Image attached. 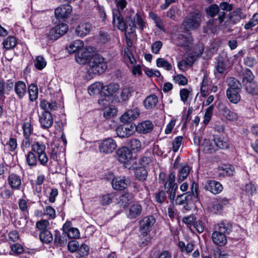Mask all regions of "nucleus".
I'll return each mask as SVG.
<instances>
[{"label": "nucleus", "instance_id": "nucleus-1", "mask_svg": "<svg viewBox=\"0 0 258 258\" xmlns=\"http://www.w3.org/2000/svg\"><path fill=\"white\" fill-rule=\"evenodd\" d=\"M231 229L232 224L228 221H223L218 223L212 235L213 243L219 246H224L227 242V235Z\"/></svg>", "mask_w": 258, "mask_h": 258}, {"label": "nucleus", "instance_id": "nucleus-2", "mask_svg": "<svg viewBox=\"0 0 258 258\" xmlns=\"http://www.w3.org/2000/svg\"><path fill=\"white\" fill-rule=\"evenodd\" d=\"M88 71L94 75H99L104 73L107 68L105 59L97 53H93L92 58L89 61Z\"/></svg>", "mask_w": 258, "mask_h": 258}, {"label": "nucleus", "instance_id": "nucleus-3", "mask_svg": "<svg viewBox=\"0 0 258 258\" xmlns=\"http://www.w3.org/2000/svg\"><path fill=\"white\" fill-rule=\"evenodd\" d=\"M202 14L195 11L187 16L182 23V26L186 31H191L199 27L202 22Z\"/></svg>", "mask_w": 258, "mask_h": 258}, {"label": "nucleus", "instance_id": "nucleus-4", "mask_svg": "<svg viewBox=\"0 0 258 258\" xmlns=\"http://www.w3.org/2000/svg\"><path fill=\"white\" fill-rule=\"evenodd\" d=\"M154 128V124L149 120L142 121L136 125L130 124V134L137 132L139 134H146L151 132Z\"/></svg>", "mask_w": 258, "mask_h": 258}, {"label": "nucleus", "instance_id": "nucleus-5", "mask_svg": "<svg viewBox=\"0 0 258 258\" xmlns=\"http://www.w3.org/2000/svg\"><path fill=\"white\" fill-rule=\"evenodd\" d=\"M140 163V160H137V159H133L130 157V164H132V167L135 170L136 177L139 180L143 181L146 179L148 172L144 167H136V165Z\"/></svg>", "mask_w": 258, "mask_h": 258}, {"label": "nucleus", "instance_id": "nucleus-6", "mask_svg": "<svg viewBox=\"0 0 258 258\" xmlns=\"http://www.w3.org/2000/svg\"><path fill=\"white\" fill-rule=\"evenodd\" d=\"M112 14L113 22L115 23L116 21L118 29H120L121 31L124 32V36L126 39V44L127 45H128L129 39L128 38L127 34L126 33L127 25L126 22L123 21L122 18L121 17L120 13L118 10H113Z\"/></svg>", "mask_w": 258, "mask_h": 258}, {"label": "nucleus", "instance_id": "nucleus-7", "mask_svg": "<svg viewBox=\"0 0 258 258\" xmlns=\"http://www.w3.org/2000/svg\"><path fill=\"white\" fill-rule=\"evenodd\" d=\"M99 148L101 152L110 154L116 149L117 144L114 140L109 138L102 140L99 143Z\"/></svg>", "mask_w": 258, "mask_h": 258}, {"label": "nucleus", "instance_id": "nucleus-8", "mask_svg": "<svg viewBox=\"0 0 258 258\" xmlns=\"http://www.w3.org/2000/svg\"><path fill=\"white\" fill-rule=\"evenodd\" d=\"M116 157L121 164L126 168L129 162V148L122 146L116 151Z\"/></svg>", "mask_w": 258, "mask_h": 258}, {"label": "nucleus", "instance_id": "nucleus-9", "mask_svg": "<svg viewBox=\"0 0 258 258\" xmlns=\"http://www.w3.org/2000/svg\"><path fill=\"white\" fill-rule=\"evenodd\" d=\"M155 222V219L152 216L144 217L142 220L140 222V229L142 233L148 234Z\"/></svg>", "mask_w": 258, "mask_h": 258}, {"label": "nucleus", "instance_id": "nucleus-10", "mask_svg": "<svg viewBox=\"0 0 258 258\" xmlns=\"http://www.w3.org/2000/svg\"><path fill=\"white\" fill-rule=\"evenodd\" d=\"M72 11V7L69 5H62L57 7L54 12L57 19H65L69 17Z\"/></svg>", "mask_w": 258, "mask_h": 258}, {"label": "nucleus", "instance_id": "nucleus-11", "mask_svg": "<svg viewBox=\"0 0 258 258\" xmlns=\"http://www.w3.org/2000/svg\"><path fill=\"white\" fill-rule=\"evenodd\" d=\"M39 121L43 129H47L52 125L53 119L50 113L42 112L39 115Z\"/></svg>", "mask_w": 258, "mask_h": 258}, {"label": "nucleus", "instance_id": "nucleus-12", "mask_svg": "<svg viewBox=\"0 0 258 258\" xmlns=\"http://www.w3.org/2000/svg\"><path fill=\"white\" fill-rule=\"evenodd\" d=\"M194 51H190L187 54L185 59H187L188 61H190V64L192 66L195 61L201 56L204 51V47L202 44H198L194 48Z\"/></svg>", "mask_w": 258, "mask_h": 258}, {"label": "nucleus", "instance_id": "nucleus-13", "mask_svg": "<svg viewBox=\"0 0 258 258\" xmlns=\"http://www.w3.org/2000/svg\"><path fill=\"white\" fill-rule=\"evenodd\" d=\"M205 188L213 194L216 195L222 191L223 186L219 182L209 180L205 182Z\"/></svg>", "mask_w": 258, "mask_h": 258}, {"label": "nucleus", "instance_id": "nucleus-14", "mask_svg": "<svg viewBox=\"0 0 258 258\" xmlns=\"http://www.w3.org/2000/svg\"><path fill=\"white\" fill-rule=\"evenodd\" d=\"M14 88V82L11 80L5 82L3 79H0V97H5V94H9Z\"/></svg>", "mask_w": 258, "mask_h": 258}, {"label": "nucleus", "instance_id": "nucleus-15", "mask_svg": "<svg viewBox=\"0 0 258 258\" xmlns=\"http://www.w3.org/2000/svg\"><path fill=\"white\" fill-rule=\"evenodd\" d=\"M176 44L184 47L185 49H188L193 44L192 37L188 35L185 36L183 35H179L176 40Z\"/></svg>", "mask_w": 258, "mask_h": 258}, {"label": "nucleus", "instance_id": "nucleus-16", "mask_svg": "<svg viewBox=\"0 0 258 258\" xmlns=\"http://www.w3.org/2000/svg\"><path fill=\"white\" fill-rule=\"evenodd\" d=\"M92 25L89 23H82L78 25L75 32L78 36L84 37L89 33Z\"/></svg>", "mask_w": 258, "mask_h": 258}, {"label": "nucleus", "instance_id": "nucleus-17", "mask_svg": "<svg viewBox=\"0 0 258 258\" xmlns=\"http://www.w3.org/2000/svg\"><path fill=\"white\" fill-rule=\"evenodd\" d=\"M93 52L86 50L81 53H79L76 56V61L80 64H85L86 63L89 65V61L92 58Z\"/></svg>", "mask_w": 258, "mask_h": 258}, {"label": "nucleus", "instance_id": "nucleus-18", "mask_svg": "<svg viewBox=\"0 0 258 258\" xmlns=\"http://www.w3.org/2000/svg\"><path fill=\"white\" fill-rule=\"evenodd\" d=\"M119 88V85L114 83L103 85L102 96H110L117 92Z\"/></svg>", "mask_w": 258, "mask_h": 258}, {"label": "nucleus", "instance_id": "nucleus-19", "mask_svg": "<svg viewBox=\"0 0 258 258\" xmlns=\"http://www.w3.org/2000/svg\"><path fill=\"white\" fill-rule=\"evenodd\" d=\"M111 184L114 189L121 190L127 187V181L124 177H117L113 178Z\"/></svg>", "mask_w": 258, "mask_h": 258}, {"label": "nucleus", "instance_id": "nucleus-20", "mask_svg": "<svg viewBox=\"0 0 258 258\" xmlns=\"http://www.w3.org/2000/svg\"><path fill=\"white\" fill-rule=\"evenodd\" d=\"M8 182L12 188L14 189H19L21 185V180L19 176L12 173L8 177Z\"/></svg>", "mask_w": 258, "mask_h": 258}, {"label": "nucleus", "instance_id": "nucleus-21", "mask_svg": "<svg viewBox=\"0 0 258 258\" xmlns=\"http://www.w3.org/2000/svg\"><path fill=\"white\" fill-rule=\"evenodd\" d=\"M14 90L16 94L20 99L23 98L26 93V86L25 83L19 81L14 84Z\"/></svg>", "mask_w": 258, "mask_h": 258}, {"label": "nucleus", "instance_id": "nucleus-22", "mask_svg": "<svg viewBox=\"0 0 258 258\" xmlns=\"http://www.w3.org/2000/svg\"><path fill=\"white\" fill-rule=\"evenodd\" d=\"M158 101L156 95L152 94L147 96L143 101V105L147 109H151L155 107Z\"/></svg>", "mask_w": 258, "mask_h": 258}, {"label": "nucleus", "instance_id": "nucleus-23", "mask_svg": "<svg viewBox=\"0 0 258 258\" xmlns=\"http://www.w3.org/2000/svg\"><path fill=\"white\" fill-rule=\"evenodd\" d=\"M240 90H227L226 95L229 101L233 104H237L240 100Z\"/></svg>", "mask_w": 258, "mask_h": 258}, {"label": "nucleus", "instance_id": "nucleus-24", "mask_svg": "<svg viewBox=\"0 0 258 258\" xmlns=\"http://www.w3.org/2000/svg\"><path fill=\"white\" fill-rule=\"evenodd\" d=\"M200 148L204 153L207 154L213 153L216 150L215 144H213L212 142L208 139L204 140L203 143L201 145Z\"/></svg>", "mask_w": 258, "mask_h": 258}, {"label": "nucleus", "instance_id": "nucleus-25", "mask_svg": "<svg viewBox=\"0 0 258 258\" xmlns=\"http://www.w3.org/2000/svg\"><path fill=\"white\" fill-rule=\"evenodd\" d=\"M103 84L101 82H96L88 87V91L90 95L100 94L102 95Z\"/></svg>", "mask_w": 258, "mask_h": 258}, {"label": "nucleus", "instance_id": "nucleus-26", "mask_svg": "<svg viewBox=\"0 0 258 258\" xmlns=\"http://www.w3.org/2000/svg\"><path fill=\"white\" fill-rule=\"evenodd\" d=\"M213 141L215 147L222 149H226L229 147V143L227 140L223 137L215 136L214 137Z\"/></svg>", "mask_w": 258, "mask_h": 258}, {"label": "nucleus", "instance_id": "nucleus-27", "mask_svg": "<svg viewBox=\"0 0 258 258\" xmlns=\"http://www.w3.org/2000/svg\"><path fill=\"white\" fill-rule=\"evenodd\" d=\"M40 107L44 110L43 112L50 113V111L56 110L57 106L55 102H49L45 100L40 102Z\"/></svg>", "mask_w": 258, "mask_h": 258}, {"label": "nucleus", "instance_id": "nucleus-28", "mask_svg": "<svg viewBox=\"0 0 258 258\" xmlns=\"http://www.w3.org/2000/svg\"><path fill=\"white\" fill-rule=\"evenodd\" d=\"M243 14L240 9H236L229 14V19L230 22L232 24H235L238 22L243 17Z\"/></svg>", "mask_w": 258, "mask_h": 258}, {"label": "nucleus", "instance_id": "nucleus-29", "mask_svg": "<svg viewBox=\"0 0 258 258\" xmlns=\"http://www.w3.org/2000/svg\"><path fill=\"white\" fill-rule=\"evenodd\" d=\"M223 115L228 120L234 121L238 119V115L236 113L231 111L227 107H224L221 109Z\"/></svg>", "mask_w": 258, "mask_h": 258}, {"label": "nucleus", "instance_id": "nucleus-30", "mask_svg": "<svg viewBox=\"0 0 258 258\" xmlns=\"http://www.w3.org/2000/svg\"><path fill=\"white\" fill-rule=\"evenodd\" d=\"M245 87V89L248 94L252 95L258 94V88L256 83L253 81L247 82L243 83Z\"/></svg>", "mask_w": 258, "mask_h": 258}, {"label": "nucleus", "instance_id": "nucleus-31", "mask_svg": "<svg viewBox=\"0 0 258 258\" xmlns=\"http://www.w3.org/2000/svg\"><path fill=\"white\" fill-rule=\"evenodd\" d=\"M178 245L182 252L189 253L194 250L195 242L191 241L185 245L184 242L180 241L178 242Z\"/></svg>", "mask_w": 258, "mask_h": 258}, {"label": "nucleus", "instance_id": "nucleus-32", "mask_svg": "<svg viewBox=\"0 0 258 258\" xmlns=\"http://www.w3.org/2000/svg\"><path fill=\"white\" fill-rule=\"evenodd\" d=\"M142 212V208L139 203H135L130 207V219L139 216Z\"/></svg>", "mask_w": 258, "mask_h": 258}, {"label": "nucleus", "instance_id": "nucleus-33", "mask_svg": "<svg viewBox=\"0 0 258 258\" xmlns=\"http://www.w3.org/2000/svg\"><path fill=\"white\" fill-rule=\"evenodd\" d=\"M26 161L28 165L30 167H36L37 164V155L32 152L29 151L25 155Z\"/></svg>", "mask_w": 258, "mask_h": 258}, {"label": "nucleus", "instance_id": "nucleus-34", "mask_svg": "<svg viewBox=\"0 0 258 258\" xmlns=\"http://www.w3.org/2000/svg\"><path fill=\"white\" fill-rule=\"evenodd\" d=\"M84 42L81 40H76L72 42L68 48L70 53H75L83 48Z\"/></svg>", "mask_w": 258, "mask_h": 258}, {"label": "nucleus", "instance_id": "nucleus-35", "mask_svg": "<svg viewBox=\"0 0 258 258\" xmlns=\"http://www.w3.org/2000/svg\"><path fill=\"white\" fill-rule=\"evenodd\" d=\"M175 174L174 172H171L168 176L167 180L163 183L164 188L166 192L169 191V189L172 188L174 187V185H177L175 183Z\"/></svg>", "mask_w": 258, "mask_h": 258}, {"label": "nucleus", "instance_id": "nucleus-36", "mask_svg": "<svg viewBox=\"0 0 258 258\" xmlns=\"http://www.w3.org/2000/svg\"><path fill=\"white\" fill-rule=\"evenodd\" d=\"M228 88L227 90H241L240 83L234 78H229L227 80Z\"/></svg>", "mask_w": 258, "mask_h": 258}, {"label": "nucleus", "instance_id": "nucleus-37", "mask_svg": "<svg viewBox=\"0 0 258 258\" xmlns=\"http://www.w3.org/2000/svg\"><path fill=\"white\" fill-rule=\"evenodd\" d=\"M190 171L189 167L187 165L181 166L179 169L178 173V179L179 181H182L188 176Z\"/></svg>", "mask_w": 258, "mask_h": 258}, {"label": "nucleus", "instance_id": "nucleus-38", "mask_svg": "<svg viewBox=\"0 0 258 258\" xmlns=\"http://www.w3.org/2000/svg\"><path fill=\"white\" fill-rule=\"evenodd\" d=\"M156 64L157 67L162 68L166 71H170L172 69L171 64L164 58H158L156 60Z\"/></svg>", "mask_w": 258, "mask_h": 258}, {"label": "nucleus", "instance_id": "nucleus-39", "mask_svg": "<svg viewBox=\"0 0 258 258\" xmlns=\"http://www.w3.org/2000/svg\"><path fill=\"white\" fill-rule=\"evenodd\" d=\"M39 238L41 241L45 243H49L53 240L52 234L47 230L40 231L39 233Z\"/></svg>", "mask_w": 258, "mask_h": 258}, {"label": "nucleus", "instance_id": "nucleus-40", "mask_svg": "<svg viewBox=\"0 0 258 258\" xmlns=\"http://www.w3.org/2000/svg\"><path fill=\"white\" fill-rule=\"evenodd\" d=\"M116 132L120 138H127L128 137L129 127L128 125H120L116 129Z\"/></svg>", "mask_w": 258, "mask_h": 258}, {"label": "nucleus", "instance_id": "nucleus-41", "mask_svg": "<svg viewBox=\"0 0 258 258\" xmlns=\"http://www.w3.org/2000/svg\"><path fill=\"white\" fill-rule=\"evenodd\" d=\"M32 151L35 153L37 155L45 152L46 146L43 143L38 142H35L32 145Z\"/></svg>", "mask_w": 258, "mask_h": 258}, {"label": "nucleus", "instance_id": "nucleus-42", "mask_svg": "<svg viewBox=\"0 0 258 258\" xmlns=\"http://www.w3.org/2000/svg\"><path fill=\"white\" fill-rule=\"evenodd\" d=\"M54 242L59 246L63 245L67 243V239L66 235L61 236L59 231L55 230L54 231Z\"/></svg>", "mask_w": 258, "mask_h": 258}, {"label": "nucleus", "instance_id": "nucleus-43", "mask_svg": "<svg viewBox=\"0 0 258 258\" xmlns=\"http://www.w3.org/2000/svg\"><path fill=\"white\" fill-rule=\"evenodd\" d=\"M133 25L142 31L145 27V22L139 14H137L134 18Z\"/></svg>", "mask_w": 258, "mask_h": 258}, {"label": "nucleus", "instance_id": "nucleus-44", "mask_svg": "<svg viewBox=\"0 0 258 258\" xmlns=\"http://www.w3.org/2000/svg\"><path fill=\"white\" fill-rule=\"evenodd\" d=\"M37 158L41 165L47 167L49 170L50 169V165L48 166V165L49 159L45 152L37 155Z\"/></svg>", "mask_w": 258, "mask_h": 258}, {"label": "nucleus", "instance_id": "nucleus-45", "mask_svg": "<svg viewBox=\"0 0 258 258\" xmlns=\"http://www.w3.org/2000/svg\"><path fill=\"white\" fill-rule=\"evenodd\" d=\"M16 44V39L13 36L8 37L3 42V45L7 49H10L14 48Z\"/></svg>", "mask_w": 258, "mask_h": 258}, {"label": "nucleus", "instance_id": "nucleus-46", "mask_svg": "<svg viewBox=\"0 0 258 258\" xmlns=\"http://www.w3.org/2000/svg\"><path fill=\"white\" fill-rule=\"evenodd\" d=\"M30 99L31 101H35L38 94V88L36 85L31 84L28 88Z\"/></svg>", "mask_w": 258, "mask_h": 258}, {"label": "nucleus", "instance_id": "nucleus-47", "mask_svg": "<svg viewBox=\"0 0 258 258\" xmlns=\"http://www.w3.org/2000/svg\"><path fill=\"white\" fill-rule=\"evenodd\" d=\"M224 16H225V13L222 12V14L219 16L218 19H216L215 20L212 19V20H209L207 23V27L209 29L212 30V28H213V24L214 22V21L215 22V25H221L224 19V17H225Z\"/></svg>", "mask_w": 258, "mask_h": 258}, {"label": "nucleus", "instance_id": "nucleus-48", "mask_svg": "<svg viewBox=\"0 0 258 258\" xmlns=\"http://www.w3.org/2000/svg\"><path fill=\"white\" fill-rule=\"evenodd\" d=\"M34 66L39 70H41L46 66V61L41 55L37 56L34 61Z\"/></svg>", "mask_w": 258, "mask_h": 258}, {"label": "nucleus", "instance_id": "nucleus-49", "mask_svg": "<svg viewBox=\"0 0 258 258\" xmlns=\"http://www.w3.org/2000/svg\"><path fill=\"white\" fill-rule=\"evenodd\" d=\"M173 81L179 85L185 86L187 84V79L181 74L176 75L173 77Z\"/></svg>", "mask_w": 258, "mask_h": 258}, {"label": "nucleus", "instance_id": "nucleus-50", "mask_svg": "<svg viewBox=\"0 0 258 258\" xmlns=\"http://www.w3.org/2000/svg\"><path fill=\"white\" fill-rule=\"evenodd\" d=\"M89 251V246L86 244H82L81 246L78 248L76 256L77 258H80L86 256L88 254Z\"/></svg>", "mask_w": 258, "mask_h": 258}, {"label": "nucleus", "instance_id": "nucleus-51", "mask_svg": "<svg viewBox=\"0 0 258 258\" xmlns=\"http://www.w3.org/2000/svg\"><path fill=\"white\" fill-rule=\"evenodd\" d=\"M117 113V109L113 106L106 107L104 110L103 115L106 118H110Z\"/></svg>", "mask_w": 258, "mask_h": 258}, {"label": "nucleus", "instance_id": "nucleus-52", "mask_svg": "<svg viewBox=\"0 0 258 258\" xmlns=\"http://www.w3.org/2000/svg\"><path fill=\"white\" fill-rule=\"evenodd\" d=\"M214 109V106L211 105L206 110L204 117V120H203V123L204 124L207 125L209 121H210L212 114H213V111Z\"/></svg>", "mask_w": 258, "mask_h": 258}, {"label": "nucleus", "instance_id": "nucleus-53", "mask_svg": "<svg viewBox=\"0 0 258 258\" xmlns=\"http://www.w3.org/2000/svg\"><path fill=\"white\" fill-rule=\"evenodd\" d=\"M22 128L24 137H29L32 134L33 128L31 123L29 122H25L23 123Z\"/></svg>", "mask_w": 258, "mask_h": 258}, {"label": "nucleus", "instance_id": "nucleus-54", "mask_svg": "<svg viewBox=\"0 0 258 258\" xmlns=\"http://www.w3.org/2000/svg\"><path fill=\"white\" fill-rule=\"evenodd\" d=\"M141 148V142L136 139H132L130 141V148L133 152L136 153L139 151Z\"/></svg>", "mask_w": 258, "mask_h": 258}, {"label": "nucleus", "instance_id": "nucleus-55", "mask_svg": "<svg viewBox=\"0 0 258 258\" xmlns=\"http://www.w3.org/2000/svg\"><path fill=\"white\" fill-rule=\"evenodd\" d=\"M219 12V7L216 4H213L206 10L207 14L212 17L216 16Z\"/></svg>", "mask_w": 258, "mask_h": 258}, {"label": "nucleus", "instance_id": "nucleus-56", "mask_svg": "<svg viewBox=\"0 0 258 258\" xmlns=\"http://www.w3.org/2000/svg\"><path fill=\"white\" fill-rule=\"evenodd\" d=\"M182 136H177L172 141V150L174 152H176L179 150L182 144Z\"/></svg>", "mask_w": 258, "mask_h": 258}, {"label": "nucleus", "instance_id": "nucleus-57", "mask_svg": "<svg viewBox=\"0 0 258 258\" xmlns=\"http://www.w3.org/2000/svg\"><path fill=\"white\" fill-rule=\"evenodd\" d=\"M191 198V195L187 193H185L178 196L175 199V203L177 205H182L184 204L189 199Z\"/></svg>", "mask_w": 258, "mask_h": 258}, {"label": "nucleus", "instance_id": "nucleus-58", "mask_svg": "<svg viewBox=\"0 0 258 258\" xmlns=\"http://www.w3.org/2000/svg\"><path fill=\"white\" fill-rule=\"evenodd\" d=\"M57 27L55 26L50 30L49 32L47 34V37L51 40H56L61 36L60 35V32H58Z\"/></svg>", "mask_w": 258, "mask_h": 258}, {"label": "nucleus", "instance_id": "nucleus-59", "mask_svg": "<svg viewBox=\"0 0 258 258\" xmlns=\"http://www.w3.org/2000/svg\"><path fill=\"white\" fill-rule=\"evenodd\" d=\"M190 61H188L185 58L181 60L178 61L177 64L178 68L182 71H186L188 68L191 67Z\"/></svg>", "mask_w": 258, "mask_h": 258}, {"label": "nucleus", "instance_id": "nucleus-60", "mask_svg": "<svg viewBox=\"0 0 258 258\" xmlns=\"http://www.w3.org/2000/svg\"><path fill=\"white\" fill-rule=\"evenodd\" d=\"M191 93V90L186 88H183L180 91V97L181 100L183 102L185 103L188 97Z\"/></svg>", "mask_w": 258, "mask_h": 258}, {"label": "nucleus", "instance_id": "nucleus-61", "mask_svg": "<svg viewBox=\"0 0 258 258\" xmlns=\"http://www.w3.org/2000/svg\"><path fill=\"white\" fill-rule=\"evenodd\" d=\"M141 111L138 107L133 106L130 109V120H134L137 119L140 115Z\"/></svg>", "mask_w": 258, "mask_h": 258}, {"label": "nucleus", "instance_id": "nucleus-62", "mask_svg": "<svg viewBox=\"0 0 258 258\" xmlns=\"http://www.w3.org/2000/svg\"><path fill=\"white\" fill-rule=\"evenodd\" d=\"M114 197L113 194H107L102 196L101 198V203L102 205H108L110 204Z\"/></svg>", "mask_w": 258, "mask_h": 258}, {"label": "nucleus", "instance_id": "nucleus-63", "mask_svg": "<svg viewBox=\"0 0 258 258\" xmlns=\"http://www.w3.org/2000/svg\"><path fill=\"white\" fill-rule=\"evenodd\" d=\"M142 234L143 236L140 238L139 244L140 246L144 247L150 243L151 237L148 234Z\"/></svg>", "mask_w": 258, "mask_h": 258}, {"label": "nucleus", "instance_id": "nucleus-64", "mask_svg": "<svg viewBox=\"0 0 258 258\" xmlns=\"http://www.w3.org/2000/svg\"><path fill=\"white\" fill-rule=\"evenodd\" d=\"M253 78L254 76L252 72L249 69H246L244 73L242 83H245L247 82L253 81Z\"/></svg>", "mask_w": 258, "mask_h": 258}]
</instances>
